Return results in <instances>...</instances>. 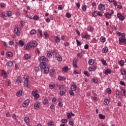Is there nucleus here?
<instances>
[{
  "label": "nucleus",
  "mask_w": 126,
  "mask_h": 126,
  "mask_svg": "<svg viewBox=\"0 0 126 126\" xmlns=\"http://www.w3.org/2000/svg\"><path fill=\"white\" fill-rule=\"evenodd\" d=\"M24 83H25V86L26 87H28V83H29V76L28 75H25L24 76Z\"/></svg>",
  "instance_id": "obj_1"
},
{
  "label": "nucleus",
  "mask_w": 126,
  "mask_h": 126,
  "mask_svg": "<svg viewBox=\"0 0 126 126\" xmlns=\"http://www.w3.org/2000/svg\"><path fill=\"white\" fill-rule=\"evenodd\" d=\"M29 45L30 48H36L37 47V42L36 41H33L32 42L29 43Z\"/></svg>",
  "instance_id": "obj_2"
},
{
  "label": "nucleus",
  "mask_w": 126,
  "mask_h": 126,
  "mask_svg": "<svg viewBox=\"0 0 126 126\" xmlns=\"http://www.w3.org/2000/svg\"><path fill=\"white\" fill-rule=\"evenodd\" d=\"M32 96H33L35 99H38L39 98V96H40L39 94L37 93V91L32 92Z\"/></svg>",
  "instance_id": "obj_3"
},
{
  "label": "nucleus",
  "mask_w": 126,
  "mask_h": 126,
  "mask_svg": "<svg viewBox=\"0 0 126 126\" xmlns=\"http://www.w3.org/2000/svg\"><path fill=\"white\" fill-rule=\"evenodd\" d=\"M39 66L41 69H44V68L47 67V63L46 62H41L39 64Z\"/></svg>",
  "instance_id": "obj_4"
},
{
  "label": "nucleus",
  "mask_w": 126,
  "mask_h": 126,
  "mask_svg": "<svg viewBox=\"0 0 126 126\" xmlns=\"http://www.w3.org/2000/svg\"><path fill=\"white\" fill-rule=\"evenodd\" d=\"M117 17L119 18L121 21H124L125 20V17L124 16L122 15L120 13H117Z\"/></svg>",
  "instance_id": "obj_5"
},
{
  "label": "nucleus",
  "mask_w": 126,
  "mask_h": 126,
  "mask_svg": "<svg viewBox=\"0 0 126 126\" xmlns=\"http://www.w3.org/2000/svg\"><path fill=\"white\" fill-rule=\"evenodd\" d=\"M39 61L40 63H46L47 62V58L45 56H41L39 59Z\"/></svg>",
  "instance_id": "obj_6"
},
{
  "label": "nucleus",
  "mask_w": 126,
  "mask_h": 126,
  "mask_svg": "<svg viewBox=\"0 0 126 126\" xmlns=\"http://www.w3.org/2000/svg\"><path fill=\"white\" fill-rule=\"evenodd\" d=\"M41 107V104L39 102H36L34 104V109L37 110V109H39Z\"/></svg>",
  "instance_id": "obj_7"
},
{
  "label": "nucleus",
  "mask_w": 126,
  "mask_h": 126,
  "mask_svg": "<svg viewBox=\"0 0 126 126\" xmlns=\"http://www.w3.org/2000/svg\"><path fill=\"white\" fill-rule=\"evenodd\" d=\"M30 102V101H29V99H27L26 100H25L22 104L23 107H24V108H25V107H27V106H28V104H29Z\"/></svg>",
  "instance_id": "obj_8"
},
{
  "label": "nucleus",
  "mask_w": 126,
  "mask_h": 126,
  "mask_svg": "<svg viewBox=\"0 0 126 126\" xmlns=\"http://www.w3.org/2000/svg\"><path fill=\"white\" fill-rule=\"evenodd\" d=\"M56 58L57 59V61H58V62H62V61H63V58H62V56L59 55V54H56Z\"/></svg>",
  "instance_id": "obj_9"
},
{
  "label": "nucleus",
  "mask_w": 126,
  "mask_h": 126,
  "mask_svg": "<svg viewBox=\"0 0 126 126\" xmlns=\"http://www.w3.org/2000/svg\"><path fill=\"white\" fill-rule=\"evenodd\" d=\"M111 13L110 14L109 13L106 12L104 14V16L107 19H110V16H112Z\"/></svg>",
  "instance_id": "obj_10"
},
{
  "label": "nucleus",
  "mask_w": 126,
  "mask_h": 126,
  "mask_svg": "<svg viewBox=\"0 0 126 126\" xmlns=\"http://www.w3.org/2000/svg\"><path fill=\"white\" fill-rule=\"evenodd\" d=\"M14 32H15V34L17 35V36H18V35H19L20 33V31H19V30H18V28H15Z\"/></svg>",
  "instance_id": "obj_11"
},
{
  "label": "nucleus",
  "mask_w": 126,
  "mask_h": 126,
  "mask_svg": "<svg viewBox=\"0 0 126 126\" xmlns=\"http://www.w3.org/2000/svg\"><path fill=\"white\" fill-rule=\"evenodd\" d=\"M99 8H100V10H102V11H103V10H105V8H106V7L105 6V5L100 4H99Z\"/></svg>",
  "instance_id": "obj_12"
},
{
  "label": "nucleus",
  "mask_w": 126,
  "mask_h": 126,
  "mask_svg": "<svg viewBox=\"0 0 126 126\" xmlns=\"http://www.w3.org/2000/svg\"><path fill=\"white\" fill-rule=\"evenodd\" d=\"M0 17H2L3 19H5L6 20V18L7 17L6 16H5V13L3 12L1 14H0Z\"/></svg>",
  "instance_id": "obj_13"
},
{
  "label": "nucleus",
  "mask_w": 126,
  "mask_h": 126,
  "mask_svg": "<svg viewBox=\"0 0 126 126\" xmlns=\"http://www.w3.org/2000/svg\"><path fill=\"white\" fill-rule=\"evenodd\" d=\"M76 85H72L70 87V89L72 91H75L76 90Z\"/></svg>",
  "instance_id": "obj_14"
},
{
  "label": "nucleus",
  "mask_w": 126,
  "mask_h": 126,
  "mask_svg": "<svg viewBox=\"0 0 126 126\" xmlns=\"http://www.w3.org/2000/svg\"><path fill=\"white\" fill-rule=\"evenodd\" d=\"M112 73V70L111 69L105 70V75H108V74H111Z\"/></svg>",
  "instance_id": "obj_15"
},
{
  "label": "nucleus",
  "mask_w": 126,
  "mask_h": 126,
  "mask_svg": "<svg viewBox=\"0 0 126 126\" xmlns=\"http://www.w3.org/2000/svg\"><path fill=\"white\" fill-rule=\"evenodd\" d=\"M6 56H7L9 58H12V57H13V53L10 52H7L6 53Z\"/></svg>",
  "instance_id": "obj_16"
},
{
  "label": "nucleus",
  "mask_w": 126,
  "mask_h": 126,
  "mask_svg": "<svg viewBox=\"0 0 126 126\" xmlns=\"http://www.w3.org/2000/svg\"><path fill=\"white\" fill-rule=\"evenodd\" d=\"M98 117H99V119L100 120H105V119H106V116H105V115H103L102 114H99L98 115Z\"/></svg>",
  "instance_id": "obj_17"
},
{
  "label": "nucleus",
  "mask_w": 126,
  "mask_h": 126,
  "mask_svg": "<svg viewBox=\"0 0 126 126\" xmlns=\"http://www.w3.org/2000/svg\"><path fill=\"white\" fill-rule=\"evenodd\" d=\"M62 70L64 71V72H67V71H68V67H67V66L63 67L62 68Z\"/></svg>",
  "instance_id": "obj_18"
},
{
  "label": "nucleus",
  "mask_w": 126,
  "mask_h": 126,
  "mask_svg": "<svg viewBox=\"0 0 126 126\" xmlns=\"http://www.w3.org/2000/svg\"><path fill=\"white\" fill-rule=\"evenodd\" d=\"M16 83H21V77L18 76L16 80Z\"/></svg>",
  "instance_id": "obj_19"
},
{
  "label": "nucleus",
  "mask_w": 126,
  "mask_h": 126,
  "mask_svg": "<svg viewBox=\"0 0 126 126\" xmlns=\"http://www.w3.org/2000/svg\"><path fill=\"white\" fill-rule=\"evenodd\" d=\"M30 119H29V117H25V119H24V121H25V123L27 124V125H28V124H29V121H30Z\"/></svg>",
  "instance_id": "obj_20"
},
{
  "label": "nucleus",
  "mask_w": 126,
  "mask_h": 126,
  "mask_svg": "<svg viewBox=\"0 0 126 126\" xmlns=\"http://www.w3.org/2000/svg\"><path fill=\"white\" fill-rule=\"evenodd\" d=\"M110 103V99L107 98L104 100V105H108Z\"/></svg>",
  "instance_id": "obj_21"
},
{
  "label": "nucleus",
  "mask_w": 126,
  "mask_h": 126,
  "mask_svg": "<svg viewBox=\"0 0 126 126\" xmlns=\"http://www.w3.org/2000/svg\"><path fill=\"white\" fill-rule=\"evenodd\" d=\"M47 56L51 59L53 57V54L50 51L47 52Z\"/></svg>",
  "instance_id": "obj_22"
},
{
  "label": "nucleus",
  "mask_w": 126,
  "mask_h": 126,
  "mask_svg": "<svg viewBox=\"0 0 126 126\" xmlns=\"http://www.w3.org/2000/svg\"><path fill=\"white\" fill-rule=\"evenodd\" d=\"M89 64L90 65H92L93 64H94V60L93 59H91L88 62Z\"/></svg>",
  "instance_id": "obj_23"
},
{
  "label": "nucleus",
  "mask_w": 126,
  "mask_h": 126,
  "mask_svg": "<svg viewBox=\"0 0 126 126\" xmlns=\"http://www.w3.org/2000/svg\"><path fill=\"white\" fill-rule=\"evenodd\" d=\"M16 95L18 97H20L22 95V91L20 90L17 93Z\"/></svg>",
  "instance_id": "obj_24"
},
{
  "label": "nucleus",
  "mask_w": 126,
  "mask_h": 126,
  "mask_svg": "<svg viewBox=\"0 0 126 126\" xmlns=\"http://www.w3.org/2000/svg\"><path fill=\"white\" fill-rule=\"evenodd\" d=\"M54 38L57 43H60V41H61V39L60 38V37L59 36H55L54 37Z\"/></svg>",
  "instance_id": "obj_25"
},
{
  "label": "nucleus",
  "mask_w": 126,
  "mask_h": 126,
  "mask_svg": "<svg viewBox=\"0 0 126 126\" xmlns=\"http://www.w3.org/2000/svg\"><path fill=\"white\" fill-rule=\"evenodd\" d=\"M1 74H2V76H3V77H6V75H7V74L4 70L2 71Z\"/></svg>",
  "instance_id": "obj_26"
},
{
  "label": "nucleus",
  "mask_w": 126,
  "mask_h": 126,
  "mask_svg": "<svg viewBox=\"0 0 126 126\" xmlns=\"http://www.w3.org/2000/svg\"><path fill=\"white\" fill-rule=\"evenodd\" d=\"M19 45L21 46V47H23V46H24L25 44L24 42L22 41L21 40H20L19 41Z\"/></svg>",
  "instance_id": "obj_27"
},
{
  "label": "nucleus",
  "mask_w": 126,
  "mask_h": 126,
  "mask_svg": "<svg viewBox=\"0 0 126 126\" xmlns=\"http://www.w3.org/2000/svg\"><path fill=\"white\" fill-rule=\"evenodd\" d=\"M31 56H30V55L29 54H26L25 55V58L26 60H29V59H31Z\"/></svg>",
  "instance_id": "obj_28"
},
{
  "label": "nucleus",
  "mask_w": 126,
  "mask_h": 126,
  "mask_svg": "<svg viewBox=\"0 0 126 126\" xmlns=\"http://www.w3.org/2000/svg\"><path fill=\"white\" fill-rule=\"evenodd\" d=\"M82 38H84L85 39H89L90 37H89V34H88V33H87L85 34V35H83Z\"/></svg>",
  "instance_id": "obj_29"
},
{
  "label": "nucleus",
  "mask_w": 126,
  "mask_h": 126,
  "mask_svg": "<svg viewBox=\"0 0 126 126\" xmlns=\"http://www.w3.org/2000/svg\"><path fill=\"white\" fill-rule=\"evenodd\" d=\"M108 51H109V49L107 48V47H104L102 49L103 53H107V52H108Z\"/></svg>",
  "instance_id": "obj_30"
},
{
  "label": "nucleus",
  "mask_w": 126,
  "mask_h": 126,
  "mask_svg": "<svg viewBox=\"0 0 126 126\" xmlns=\"http://www.w3.org/2000/svg\"><path fill=\"white\" fill-rule=\"evenodd\" d=\"M13 64V63H12V62L9 61L7 63L6 65H7V66H12Z\"/></svg>",
  "instance_id": "obj_31"
},
{
  "label": "nucleus",
  "mask_w": 126,
  "mask_h": 126,
  "mask_svg": "<svg viewBox=\"0 0 126 126\" xmlns=\"http://www.w3.org/2000/svg\"><path fill=\"white\" fill-rule=\"evenodd\" d=\"M94 30V29L92 28V27H89L88 28V31H89L90 32H93Z\"/></svg>",
  "instance_id": "obj_32"
},
{
  "label": "nucleus",
  "mask_w": 126,
  "mask_h": 126,
  "mask_svg": "<svg viewBox=\"0 0 126 126\" xmlns=\"http://www.w3.org/2000/svg\"><path fill=\"white\" fill-rule=\"evenodd\" d=\"M116 96H118L119 99H122V96H120V91L119 90L116 91Z\"/></svg>",
  "instance_id": "obj_33"
},
{
  "label": "nucleus",
  "mask_w": 126,
  "mask_h": 126,
  "mask_svg": "<svg viewBox=\"0 0 126 126\" xmlns=\"http://www.w3.org/2000/svg\"><path fill=\"white\" fill-rule=\"evenodd\" d=\"M6 14H7L8 17H10V16H11V15H12L11 11H8L6 13Z\"/></svg>",
  "instance_id": "obj_34"
},
{
  "label": "nucleus",
  "mask_w": 126,
  "mask_h": 126,
  "mask_svg": "<svg viewBox=\"0 0 126 126\" xmlns=\"http://www.w3.org/2000/svg\"><path fill=\"white\" fill-rule=\"evenodd\" d=\"M84 74H85V75H86V76H88V77H89V76H90V74L87 71H84Z\"/></svg>",
  "instance_id": "obj_35"
},
{
  "label": "nucleus",
  "mask_w": 126,
  "mask_h": 126,
  "mask_svg": "<svg viewBox=\"0 0 126 126\" xmlns=\"http://www.w3.org/2000/svg\"><path fill=\"white\" fill-rule=\"evenodd\" d=\"M100 41L101 42H102V43H104L105 42V41H106V38H105V37L104 36H101L100 37Z\"/></svg>",
  "instance_id": "obj_36"
},
{
  "label": "nucleus",
  "mask_w": 126,
  "mask_h": 126,
  "mask_svg": "<svg viewBox=\"0 0 126 126\" xmlns=\"http://www.w3.org/2000/svg\"><path fill=\"white\" fill-rule=\"evenodd\" d=\"M76 61H73V66L75 68H77V64H76Z\"/></svg>",
  "instance_id": "obj_37"
},
{
  "label": "nucleus",
  "mask_w": 126,
  "mask_h": 126,
  "mask_svg": "<svg viewBox=\"0 0 126 126\" xmlns=\"http://www.w3.org/2000/svg\"><path fill=\"white\" fill-rule=\"evenodd\" d=\"M125 41V38H123L122 37L119 38V44H121V43H123Z\"/></svg>",
  "instance_id": "obj_38"
},
{
  "label": "nucleus",
  "mask_w": 126,
  "mask_h": 126,
  "mask_svg": "<svg viewBox=\"0 0 126 126\" xmlns=\"http://www.w3.org/2000/svg\"><path fill=\"white\" fill-rule=\"evenodd\" d=\"M30 33L31 35H35V34H36V31L35 30H32L31 31Z\"/></svg>",
  "instance_id": "obj_39"
},
{
  "label": "nucleus",
  "mask_w": 126,
  "mask_h": 126,
  "mask_svg": "<svg viewBox=\"0 0 126 126\" xmlns=\"http://www.w3.org/2000/svg\"><path fill=\"white\" fill-rule=\"evenodd\" d=\"M32 19H33V20H39V16L35 15L33 17Z\"/></svg>",
  "instance_id": "obj_40"
},
{
  "label": "nucleus",
  "mask_w": 126,
  "mask_h": 126,
  "mask_svg": "<svg viewBox=\"0 0 126 126\" xmlns=\"http://www.w3.org/2000/svg\"><path fill=\"white\" fill-rule=\"evenodd\" d=\"M45 73L47 74L49 72V69L48 67H45L44 68Z\"/></svg>",
  "instance_id": "obj_41"
},
{
  "label": "nucleus",
  "mask_w": 126,
  "mask_h": 126,
  "mask_svg": "<svg viewBox=\"0 0 126 126\" xmlns=\"http://www.w3.org/2000/svg\"><path fill=\"white\" fill-rule=\"evenodd\" d=\"M54 73H55V70H50V76L53 77Z\"/></svg>",
  "instance_id": "obj_42"
},
{
  "label": "nucleus",
  "mask_w": 126,
  "mask_h": 126,
  "mask_svg": "<svg viewBox=\"0 0 126 126\" xmlns=\"http://www.w3.org/2000/svg\"><path fill=\"white\" fill-rule=\"evenodd\" d=\"M119 63L121 66H124V65L125 64V62H124L123 60H121L119 62Z\"/></svg>",
  "instance_id": "obj_43"
},
{
  "label": "nucleus",
  "mask_w": 126,
  "mask_h": 126,
  "mask_svg": "<svg viewBox=\"0 0 126 126\" xmlns=\"http://www.w3.org/2000/svg\"><path fill=\"white\" fill-rule=\"evenodd\" d=\"M107 93H108V94H111L112 93V90L110 88H108L106 90Z\"/></svg>",
  "instance_id": "obj_44"
},
{
  "label": "nucleus",
  "mask_w": 126,
  "mask_h": 126,
  "mask_svg": "<svg viewBox=\"0 0 126 126\" xmlns=\"http://www.w3.org/2000/svg\"><path fill=\"white\" fill-rule=\"evenodd\" d=\"M61 122L63 124H66V123H67V120L65 119H63L61 120Z\"/></svg>",
  "instance_id": "obj_45"
},
{
  "label": "nucleus",
  "mask_w": 126,
  "mask_h": 126,
  "mask_svg": "<svg viewBox=\"0 0 126 126\" xmlns=\"http://www.w3.org/2000/svg\"><path fill=\"white\" fill-rule=\"evenodd\" d=\"M93 16L94 17H96L98 16V14H97V12L94 11L93 13Z\"/></svg>",
  "instance_id": "obj_46"
},
{
  "label": "nucleus",
  "mask_w": 126,
  "mask_h": 126,
  "mask_svg": "<svg viewBox=\"0 0 126 126\" xmlns=\"http://www.w3.org/2000/svg\"><path fill=\"white\" fill-rule=\"evenodd\" d=\"M48 103H49V100H48V99L43 100V104H44V105H46V104H48Z\"/></svg>",
  "instance_id": "obj_47"
},
{
  "label": "nucleus",
  "mask_w": 126,
  "mask_h": 126,
  "mask_svg": "<svg viewBox=\"0 0 126 126\" xmlns=\"http://www.w3.org/2000/svg\"><path fill=\"white\" fill-rule=\"evenodd\" d=\"M24 48L25 49H26V50H28L30 48V46H29V43H28V44L25 45Z\"/></svg>",
  "instance_id": "obj_48"
},
{
  "label": "nucleus",
  "mask_w": 126,
  "mask_h": 126,
  "mask_svg": "<svg viewBox=\"0 0 126 126\" xmlns=\"http://www.w3.org/2000/svg\"><path fill=\"white\" fill-rule=\"evenodd\" d=\"M69 94L71 95V96H74V93H73V91L69 90Z\"/></svg>",
  "instance_id": "obj_49"
},
{
  "label": "nucleus",
  "mask_w": 126,
  "mask_h": 126,
  "mask_svg": "<svg viewBox=\"0 0 126 126\" xmlns=\"http://www.w3.org/2000/svg\"><path fill=\"white\" fill-rule=\"evenodd\" d=\"M66 17H67V18H70V17H71V15L69 13H66Z\"/></svg>",
  "instance_id": "obj_50"
},
{
  "label": "nucleus",
  "mask_w": 126,
  "mask_h": 126,
  "mask_svg": "<svg viewBox=\"0 0 126 126\" xmlns=\"http://www.w3.org/2000/svg\"><path fill=\"white\" fill-rule=\"evenodd\" d=\"M44 35L45 38H49V34H48V32H45L44 33Z\"/></svg>",
  "instance_id": "obj_51"
},
{
  "label": "nucleus",
  "mask_w": 126,
  "mask_h": 126,
  "mask_svg": "<svg viewBox=\"0 0 126 126\" xmlns=\"http://www.w3.org/2000/svg\"><path fill=\"white\" fill-rule=\"evenodd\" d=\"M76 43L77 46H81V45H82V43H81V42H80L78 40H76Z\"/></svg>",
  "instance_id": "obj_52"
},
{
  "label": "nucleus",
  "mask_w": 126,
  "mask_h": 126,
  "mask_svg": "<svg viewBox=\"0 0 126 126\" xmlns=\"http://www.w3.org/2000/svg\"><path fill=\"white\" fill-rule=\"evenodd\" d=\"M82 10H83V11H86V10L87 9L86 5H84V6H83L82 7Z\"/></svg>",
  "instance_id": "obj_53"
},
{
  "label": "nucleus",
  "mask_w": 126,
  "mask_h": 126,
  "mask_svg": "<svg viewBox=\"0 0 126 126\" xmlns=\"http://www.w3.org/2000/svg\"><path fill=\"white\" fill-rule=\"evenodd\" d=\"M37 31L39 33L40 37H43V34H42V31H41V30L40 29H38Z\"/></svg>",
  "instance_id": "obj_54"
},
{
  "label": "nucleus",
  "mask_w": 126,
  "mask_h": 126,
  "mask_svg": "<svg viewBox=\"0 0 126 126\" xmlns=\"http://www.w3.org/2000/svg\"><path fill=\"white\" fill-rule=\"evenodd\" d=\"M55 87H56V85L55 84L49 85V88H50V89H53V88H55Z\"/></svg>",
  "instance_id": "obj_55"
},
{
  "label": "nucleus",
  "mask_w": 126,
  "mask_h": 126,
  "mask_svg": "<svg viewBox=\"0 0 126 126\" xmlns=\"http://www.w3.org/2000/svg\"><path fill=\"white\" fill-rule=\"evenodd\" d=\"M69 124L70 125V126H74V123H73V122L72 121H69Z\"/></svg>",
  "instance_id": "obj_56"
},
{
  "label": "nucleus",
  "mask_w": 126,
  "mask_h": 126,
  "mask_svg": "<svg viewBox=\"0 0 126 126\" xmlns=\"http://www.w3.org/2000/svg\"><path fill=\"white\" fill-rule=\"evenodd\" d=\"M102 63L103 65H107V62H106V61H105V60L103 59L102 60Z\"/></svg>",
  "instance_id": "obj_57"
},
{
  "label": "nucleus",
  "mask_w": 126,
  "mask_h": 126,
  "mask_svg": "<svg viewBox=\"0 0 126 126\" xmlns=\"http://www.w3.org/2000/svg\"><path fill=\"white\" fill-rule=\"evenodd\" d=\"M63 88H64V87H63V85H61L59 86L60 90H63Z\"/></svg>",
  "instance_id": "obj_58"
},
{
  "label": "nucleus",
  "mask_w": 126,
  "mask_h": 126,
  "mask_svg": "<svg viewBox=\"0 0 126 126\" xmlns=\"http://www.w3.org/2000/svg\"><path fill=\"white\" fill-rule=\"evenodd\" d=\"M64 94H65V93H64V91H61L60 92V95L61 96H63V95H64Z\"/></svg>",
  "instance_id": "obj_59"
},
{
  "label": "nucleus",
  "mask_w": 126,
  "mask_h": 126,
  "mask_svg": "<svg viewBox=\"0 0 126 126\" xmlns=\"http://www.w3.org/2000/svg\"><path fill=\"white\" fill-rule=\"evenodd\" d=\"M39 69H40V68L39 67H35L34 68V70L35 71H36L37 72H38V71H39Z\"/></svg>",
  "instance_id": "obj_60"
},
{
  "label": "nucleus",
  "mask_w": 126,
  "mask_h": 126,
  "mask_svg": "<svg viewBox=\"0 0 126 126\" xmlns=\"http://www.w3.org/2000/svg\"><path fill=\"white\" fill-rule=\"evenodd\" d=\"M67 117L68 119H71V115H70V113H68L67 114Z\"/></svg>",
  "instance_id": "obj_61"
},
{
  "label": "nucleus",
  "mask_w": 126,
  "mask_h": 126,
  "mask_svg": "<svg viewBox=\"0 0 126 126\" xmlns=\"http://www.w3.org/2000/svg\"><path fill=\"white\" fill-rule=\"evenodd\" d=\"M120 83V85H122L123 86H125L126 85V84L123 81H121Z\"/></svg>",
  "instance_id": "obj_62"
},
{
  "label": "nucleus",
  "mask_w": 126,
  "mask_h": 126,
  "mask_svg": "<svg viewBox=\"0 0 126 126\" xmlns=\"http://www.w3.org/2000/svg\"><path fill=\"white\" fill-rule=\"evenodd\" d=\"M58 9H59V10H61L63 9V5H59L58 6Z\"/></svg>",
  "instance_id": "obj_63"
},
{
  "label": "nucleus",
  "mask_w": 126,
  "mask_h": 126,
  "mask_svg": "<svg viewBox=\"0 0 126 126\" xmlns=\"http://www.w3.org/2000/svg\"><path fill=\"white\" fill-rule=\"evenodd\" d=\"M48 126H54V125H53V122H51V121L48 122Z\"/></svg>",
  "instance_id": "obj_64"
}]
</instances>
